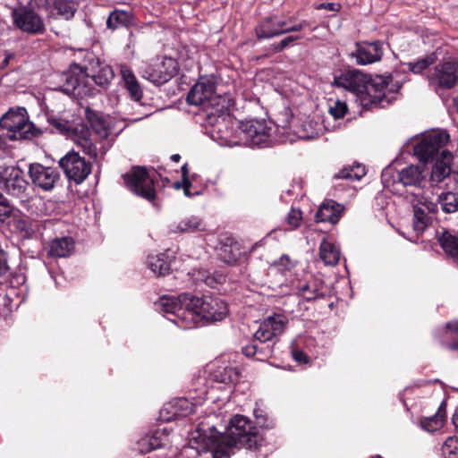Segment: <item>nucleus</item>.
Wrapping results in <instances>:
<instances>
[{"mask_svg": "<svg viewBox=\"0 0 458 458\" xmlns=\"http://www.w3.org/2000/svg\"><path fill=\"white\" fill-rule=\"evenodd\" d=\"M162 311L170 321L182 329L195 327L199 322H217L228 314L227 304L219 297H202L182 293L179 296H164L159 302Z\"/></svg>", "mask_w": 458, "mask_h": 458, "instance_id": "1", "label": "nucleus"}, {"mask_svg": "<svg viewBox=\"0 0 458 458\" xmlns=\"http://www.w3.org/2000/svg\"><path fill=\"white\" fill-rule=\"evenodd\" d=\"M194 438L203 450L211 452L212 458H229L233 446L252 449L262 440L258 427L240 414L230 420L226 434L217 431L214 426L199 424Z\"/></svg>", "mask_w": 458, "mask_h": 458, "instance_id": "2", "label": "nucleus"}, {"mask_svg": "<svg viewBox=\"0 0 458 458\" xmlns=\"http://www.w3.org/2000/svg\"><path fill=\"white\" fill-rule=\"evenodd\" d=\"M392 78L377 75L369 78L358 70L347 71L335 77L334 85L345 89L356 97V100L366 109L385 107L396 98L400 84H391Z\"/></svg>", "mask_w": 458, "mask_h": 458, "instance_id": "3", "label": "nucleus"}, {"mask_svg": "<svg viewBox=\"0 0 458 458\" xmlns=\"http://www.w3.org/2000/svg\"><path fill=\"white\" fill-rule=\"evenodd\" d=\"M0 188L8 195L17 199L22 208L37 216L50 215L49 208L55 202L34 197L28 181L18 166H6L0 171Z\"/></svg>", "mask_w": 458, "mask_h": 458, "instance_id": "4", "label": "nucleus"}, {"mask_svg": "<svg viewBox=\"0 0 458 458\" xmlns=\"http://www.w3.org/2000/svg\"><path fill=\"white\" fill-rule=\"evenodd\" d=\"M98 71L89 75L86 70L78 65L73 64L69 71L64 73V83L63 90L66 94H71L80 98L91 95L94 91V84L102 88H106L114 78V72L107 64H102L97 62Z\"/></svg>", "mask_w": 458, "mask_h": 458, "instance_id": "5", "label": "nucleus"}, {"mask_svg": "<svg viewBox=\"0 0 458 458\" xmlns=\"http://www.w3.org/2000/svg\"><path fill=\"white\" fill-rule=\"evenodd\" d=\"M228 102L208 111L205 117L207 133L221 146L233 147L240 144L239 133L234 131L236 123L228 112Z\"/></svg>", "mask_w": 458, "mask_h": 458, "instance_id": "6", "label": "nucleus"}, {"mask_svg": "<svg viewBox=\"0 0 458 458\" xmlns=\"http://www.w3.org/2000/svg\"><path fill=\"white\" fill-rule=\"evenodd\" d=\"M216 85L211 79L200 78L191 88L187 96L189 105L199 106L203 116L208 114V111L216 110V106L228 102L227 98L215 93Z\"/></svg>", "mask_w": 458, "mask_h": 458, "instance_id": "7", "label": "nucleus"}, {"mask_svg": "<svg viewBox=\"0 0 458 458\" xmlns=\"http://www.w3.org/2000/svg\"><path fill=\"white\" fill-rule=\"evenodd\" d=\"M1 128L8 134L10 140H29L35 136V127L29 121L27 111L23 107L10 109L0 119Z\"/></svg>", "mask_w": 458, "mask_h": 458, "instance_id": "8", "label": "nucleus"}, {"mask_svg": "<svg viewBox=\"0 0 458 458\" xmlns=\"http://www.w3.org/2000/svg\"><path fill=\"white\" fill-rule=\"evenodd\" d=\"M12 18L13 25L26 34L41 35L46 31L44 19L30 3L27 4L19 3L12 7Z\"/></svg>", "mask_w": 458, "mask_h": 458, "instance_id": "9", "label": "nucleus"}, {"mask_svg": "<svg viewBox=\"0 0 458 458\" xmlns=\"http://www.w3.org/2000/svg\"><path fill=\"white\" fill-rule=\"evenodd\" d=\"M450 140V135L442 130L433 131L424 134L414 147V155L423 163L437 158Z\"/></svg>", "mask_w": 458, "mask_h": 458, "instance_id": "10", "label": "nucleus"}, {"mask_svg": "<svg viewBox=\"0 0 458 458\" xmlns=\"http://www.w3.org/2000/svg\"><path fill=\"white\" fill-rule=\"evenodd\" d=\"M178 70L177 62L171 57L157 58L150 63H142L140 67L141 77L155 85L170 81Z\"/></svg>", "mask_w": 458, "mask_h": 458, "instance_id": "11", "label": "nucleus"}, {"mask_svg": "<svg viewBox=\"0 0 458 458\" xmlns=\"http://www.w3.org/2000/svg\"><path fill=\"white\" fill-rule=\"evenodd\" d=\"M239 140L250 147L263 148L272 142L271 128L265 121L250 120L239 127Z\"/></svg>", "mask_w": 458, "mask_h": 458, "instance_id": "12", "label": "nucleus"}, {"mask_svg": "<svg viewBox=\"0 0 458 458\" xmlns=\"http://www.w3.org/2000/svg\"><path fill=\"white\" fill-rule=\"evenodd\" d=\"M124 183L134 194L152 201L156 197L154 180L144 167H134L123 175Z\"/></svg>", "mask_w": 458, "mask_h": 458, "instance_id": "13", "label": "nucleus"}, {"mask_svg": "<svg viewBox=\"0 0 458 458\" xmlns=\"http://www.w3.org/2000/svg\"><path fill=\"white\" fill-rule=\"evenodd\" d=\"M428 81L436 91L454 88L458 82V59L437 64L428 72Z\"/></svg>", "mask_w": 458, "mask_h": 458, "instance_id": "14", "label": "nucleus"}, {"mask_svg": "<svg viewBox=\"0 0 458 458\" xmlns=\"http://www.w3.org/2000/svg\"><path fill=\"white\" fill-rule=\"evenodd\" d=\"M59 165L70 181L76 184L83 182L91 173V164L72 150L59 160Z\"/></svg>", "mask_w": 458, "mask_h": 458, "instance_id": "15", "label": "nucleus"}, {"mask_svg": "<svg viewBox=\"0 0 458 458\" xmlns=\"http://www.w3.org/2000/svg\"><path fill=\"white\" fill-rule=\"evenodd\" d=\"M292 19H283L277 16H270L259 24L255 30L258 38H271L292 31H300L305 22L291 25Z\"/></svg>", "mask_w": 458, "mask_h": 458, "instance_id": "16", "label": "nucleus"}, {"mask_svg": "<svg viewBox=\"0 0 458 458\" xmlns=\"http://www.w3.org/2000/svg\"><path fill=\"white\" fill-rule=\"evenodd\" d=\"M411 201L413 206L412 227L417 234H420L426 230L430 222L428 214L437 211V205L428 198L420 196V192L414 194V199Z\"/></svg>", "mask_w": 458, "mask_h": 458, "instance_id": "17", "label": "nucleus"}, {"mask_svg": "<svg viewBox=\"0 0 458 458\" xmlns=\"http://www.w3.org/2000/svg\"><path fill=\"white\" fill-rule=\"evenodd\" d=\"M287 323L288 319L283 314L269 316L260 322L254 339L259 343L271 342L284 333Z\"/></svg>", "mask_w": 458, "mask_h": 458, "instance_id": "18", "label": "nucleus"}, {"mask_svg": "<svg viewBox=\"0 0 458 458\" xmlns=\"http://www.w3.org/2000/svg\"><path fill=\"white\" fill-rule=\"evenodd\" d=\"M29 176L35 186L45 191H52L60 179L56 168L44 166L38 163L30 165Z\"/></svg>", "mask_w": 458, "mask_h": 458, "instance_id": "19", "label": "nucleus"}, {"mask_svg": "<svg viewBox=\"0 0 458 458\" xmlns=\"http://www.w3.org/2000/svg\"><path fill=\"white\" fill-rule=\"evenodd\" d=\"M383 49L379 41L356 43V51L352 53L356 63L360 65H366L381 59Z\"/></svg>", "mask_w": 458, "mask_h": 458, "instance_id": "20", "label": "nucleus"}, {"mask_svg": "<svg viewBox=\"0 0 458 458\" xmlns=\"http://www.w3.org/2000/svg\"><path fill=\"white\" fill-rule=\"evenodd\" d=\"M170 445L169 433L165 428L157 429L137 442V450L141 454L149 453Z\"/></svg>", "mask_w": 458, "mask_h": 458, "instance_id": "21", "label": "nucleus"}, {"mask_svg": "<svg viewBox=\"0 0 458 458\" xmlns=\"http://www.w3.org/2000/svg\"><path fill=\"white\" fill-rule=\"evenodd\" d=\"M452 160L453 155L450 151H441V155L436 158V163L431 171L430 181L433 183H439L450 175Z\"/></svg>", "mask_w": 458, "mask_h": 458, "instance_id": "22", "label": "nucleus"}, {"mask_svg": "<svg viewBox=\"0 0 458 458\" xmlns=\"http://www.w3.org/2000/svg\"><path fill=\"white\" fill-rule=\"evenodd\" d=\"M344 211V207L334 200L324 201L316 213L315 219L317 222H328L330 224H336L341 214Z\"/></svg>", "mask_w": 458, "mask_h": 458, "instance_id": "23", "label": "nucleus"}, {"mask_svg": "<svg viewBox=\"0 0 458 458\" xmlns=\"http://www.w3.org/2000/svg\"><path fill=\"white\" fill-rule=\"evenodd\" d=\"M169 230L174 233H197L205 230V223L198 216H188L170 225Z\"/></svg>", "mask_w": 458, "mask_h": 458, "instance_id": "24", "label": "nucleus"}, {"mask_svg": "<svg viewBox=\"0 0 458 458\" xmlns=\"http://www.w3.org/2000/svg\"><path fill=\"white\" fill-rule=\"evenodd\" d=\"M426 177L423 165H411L398 173V181L404 186H420Z\"/></svg>", "mask_w": 458, "mask_h": 458, "instance_id": "25", "label": "nucleus"}, {"mask_svg": "<svg viewBox=\"0 0 458 458\" xmlns=\"http://www.w3.org/2000/svg\"><path fill=\"white\" fill-rule=\"evenodd\" d=\"M120 74L131 98L134 101H140L142 98L143 92L133 72L126 65H121Z\"/></svg>", "mask_w": 458, "mask_h": 458, "instance_id": "26", "label": "nucleus"}, {"mask_svg": "<svg viewBox=\"0 0 458 458\" xmlns=\"http://www.w3.org/2000/svg\"><path fill=\"white\" fill-rule=\"evenodd\" d=\"M322 285L321 280L314 279L312 282L300 281L297 284L293 285V289L297 294L302 296L307 301H311L324 296Z\"/></svg>", "mask_w": 458, "mask_h": 458, "instance_id": "27", "label": "nucleus"}, {"mask_svg": "<svg viewBox=\"0 0 458 458\" xmlns=\"http://www.w3.org/2000/svg\"><path fill=\"white\" fill-rule=\"evenodd\" d=\"M147 265L154 275L163 276L170 272L171 259L166 253L149 255Z\"/></svg>", "mask_w": 458, "mask_h": 458, "instance_id": "28", "label": "nucleus"}, {"mask_svg": "<svg viewBox=\"0 0 458 458\" xmlns=\"http://www.w3.org/2000/svg\"><path fill=\"white\" fill-rule=\"evenodd\" d=\"M446 404L445 403H442L436 414L430 417L423 418L420 420L421 428L428 432H435L437 430L441 429L445 422L446 417Z\"/></svg>", "mask_w": 458, "mask_h": 458, "instance_id": "29", "label": "nucleus"}, {"mask_svg": "<svg viewBox=\"0 0 458 458\" xmlns=\"http://www.w3.org/2000/svg\"><path fill=\"white\" fill-rule=\"evenodd\" d=\"M74 249V242L71 237H62L50 242L48 254L55 258L69 256Z\"/></svg>", "mask_w": 458, "mask_h": 458, "instance_id": "30", "label": "nucleus"}, {"mask_svg": "<svg viewBox=\"0 0 458 458\" xmlns=\"http://www.w3.org/2000/svg\"><path fill=\"white\" fill-rule=\"evenodd\" d=\"M73 141L80 147L83 152L91 157L98 156L97 146L90 139V134L88 129L81 128L80 131H76L73 133Z\"/></svg>", "mask_w": 458, "mask_h": 458, "instance_id": "31", "label": "nucleus"}, {"mask_svg": "<svg viewBox=\"0 0 458 458\" xmlns=\"http://www.w3.org/2000/svg\"><path fill=\"white\" fill-rule=\"evenodd\" d=\"M340 250L334 242L323 240L319 246V256L326 265L335 266L340 259Z\"/></svg>", "mask_w": 458, "mask_h": 458, "instance_id": "32", "label": "nucleus"}, {"mask_svg": "<svg viewBox=\"0 0 458 458\" xmlns=\"http://www.w3.org/2000/svg\"><path fill=\"white\" fill-rule=\"evenodd\" d=\"M437 240L446 254L458 262V238L447 231L437 233Z\"/></svg>", "mask_w": 458, "mask_h": 458, "instance_id": "33", "label": "nucleus"}, {"mask_svg": "<svg viewBox=\"0 0 458 458\" xmlns=\"http://www.w3.org/2000/svg\"><path fill=\"white\" fill-rule=\"evenodd\" d=\"M241 374L235 367H225L218 369L215 374L214 378L216 381L224 384H234L240 380Z\"/></svg>", "mask_w": 458, "mask_h": 458, "instance_id": "34", "label": "nucleus"}, {"mask_svg": "<svg viewBox=\"0 0 458 458\" xmlns=\"http://www.w3.org/2000/svg\"><path fill=\"white\" fill-rule=\"evenodd\" d=\"M366 174L365 166L357 164L352 166H344L336 174L335 179H346L350 181H359Z\"/></svg>", "mask_w": 458, "mask_h": 458, "instance_id": "35", "label": "nucleus"}, {"mask_svg": "<svg viewBox=\"0 0 458 458\" xmlns=\"http://www.w3.org/2000/svg\"><path fill=\"white\" fill-rule=\"evenodd\" d=\"M437 202L445 213L449 214L458 211V193L442 192L437 198Z\"/></svg>", "mask_w": 458, "mask_h": 458, "instance_id": "36", "label": "nucleus"}, {"mask_svg": "<svg viewBox=\"0 0 458 458\" xmlns=\"http://www.w3.org/2000/svg\"><path fill=\"white\" fill-rule=\"evenodd\" d=\"M88 118L93 131L99 136V138L106 139L109 136L110 127L102 117L96 114H89Z\"/></svg>", "mask_w": 458, "mask_h": 458, "instance_id": "37", "label": "nucleus"}, {"mask_svg": "<svg viewBox=\"0 0 458 458\" xmlns=\"http://www.w3.org/2000/svg\"><path fill=\"white\" fill-rule=\"evenodd\" d=\"M436 61V57L434 55H429L425 57H422L415 62H409L404 64L407 66L409 71L415 74H420L424 70H426L429 65L434 64Z\"/></svg>", "mask_w": 458, "mask_h": 458, "instance_id": "38", "label": "nucleus"}, {"mask_svg": "<svg viewBox=\"0 0 458 458\" xmlns=\"http://www.w3.org/2000/svg\"><path fill=\"white\" fill-rule=\"evenodd\" d=\"M53 12L61 17L69 20L73 17L76 11L75 2H53Z\"/></svg>", "mask_w": 458, "mask_h": 458, "instance_id": "39", "label": "nucleus"}, {"mask_svg": "<svg viewBox=\"0 0 458 458\" xmlns=\"http://www.w3.org/2000/svg\"><path fill=\"white\" fill-rule=\"evenodd\" d=\"M174 416H188L196 411V406L186 398L178 399L174 403Z\"/></svg>", "mask_w": 458, "mask_h": 458, "instance_id": "40", "label": "nucleus"}, {"mask_svg": "<svg viewBox=\"0 0 458 458\" xmlns=\"http://www.w3.org/2000/svg\"><path fill=\"white\" fill-rule=\"evenodd\" d=\"M302 212L299 208H292L288 212L285 222L289 226V230L299 228L302 223Z\"/></svg>", "mask_w": 458, "mask_h": 458, "instance_id": "41", "label": "nucleus"}, {"mask_svg": "<svg viewBox=\"0 0 458 458\" xmlns=\"http://www.w3.org/2000/svg\"><path fill=\"white\" fill-rule=\"evenodd\" d=\"M293 267L294 262L287 255H282L281 258L273 264V267L282 273L290 271Z\"/></svg>", "mask_w": 458, "mask_h": 458, "instance_id": "42", "label": "nucleus"}, {"mask_svg": "<svg viewBox=\"0 0 458 458\" xmlns=\"http://www.w3.org/2000/svg\"><path fill=\"white\" fill-rule=\"evenodd\" d=\"M347 111V106L344 102L335 101L333 106L329 107V113L335 119H340L344 116Z\"/></svg>", "mask_w": 458, "mask_h": 458, "instance_id": "43", "label": "nucleus"}, {"mask_svg": "<svg viewBox=\"0 0 458 458\" xmlns=\"http://www.w3.org/2000/svg\"><path fill=\"white\" fill-rule=\"evenodd\" d=\"M458 450V437H449L442 446V451L445 454H455Z\"/></svg>", "mask_w": 458, "mask_h": 458, "instance_id": "44", "label": "nucleus"}, {"mask_svg": "<svg viewBox=\"0 0 458 458\" xmlns=\"http://www.w3.org/2000/svg\"><path fill=\"white\" fill-rule=\"evenodd\" d=\"M10 137L8 134L0 127V157H4L10 152Z\"/></svg>", "mask_w": 458, "mask_h": 458, "instance_id": "45", "label": "nucleus"}, {"mask_svg": "<svg viewBox=\"0 0 458 458\" xmlns=\"http://www.w3.org/2000/svg\"><path fill=\"white\" fill-rule=\"evenodd\" d=\"M314 123L312 121H306L302 124L304 132L301 137L303 139H313L318 135L319 129L313 128Z\"/></svg>", "mask_w": 458, "mask_h": 458, "instance_id": "46", "label": "nucleus"}, {"mask_svg": "<svg viewBox=\"0 0 458 458\" xmlns=\"http://www.w3.org/2000/svg\"><path fill=\"white\" fill-rule=\"evenodd\" d=\"M293 360L300 364H306L309 361L308 356L301 350L295 347L294 343L291 345Z\"/></svg>", "mask_w": 458, "mask_h": 458, "instance_id": "47", "label": "nucleus"}, {"mask_svg": "<svg viewBox=\"0 0 458 458\" xmlns=\"http://www.w3.org/2000/svg\"><path fill=\"white\" fill-rule=\"evenodd\" d=\"M253 414L258 425L260 427H269V425L267 423V412L263 409L260 407H256L253 411Z\"/></svg>", "mask_w": 458, "mask_h": 458, "instance_id": "48", "label": "nucleus"}, {"mask_svg": "<svg viewBox=\"0 0 458 458\" xmlns=\"http://www.w3.org/2000/svg\"><path fill=\"white\" fill-rule=\"evenodd\" d=\"M300 38L299 36H288L284 38H283L278 44L274 46L276 52H280L285 47H287L290 44H292L293 41L298 40Z\"/></svg>", "mask_w": 458, "mask_h": 458, "instance_id": "49", "label": "nucleus"}, {"mask_svg": "<svg viewBox=\"0 0 458 458\" xmlns=\"http://www.w3.org/2000/svg\"><path fill=\"white\" fill-rule=\"evenodd\" d=\"M52 124L61 132L67 133L70 131V124L68 122L54 119Z\"/></svg>", "mask_w": 458, "mask_h": 458, "instance_id": "50", "label": "nucleus"}, {"mask_svg": "<svg viewBox=\"0 0 458 458\" xmlns=\"http://www.w3.org/2000/svg\"><path fill=\"white\" fill-rule=\"evenodd\" d=\"M341 5H340V3L339 2H323L321 4H319L316 8L318 10H320V9H326V10H329V11H338L340 9Z\"/></svg>", "mask_w": 458, "mask_h": 458, "instance_id": "51", "label": "nucleus"}, {"mask_svg": "<svg viewBox=\"0 0 458 458\" xmlns=\"http://www.w3.org/2000/svg\"><path fill=\"white\" fill-rule=\"evenodd\" d=\"M242 353L247 357H255L256 355L260 354V352L258 350V347L252 344L243 346Z\"/></svg>", "mask_w": 458, "mask_h": 458, "instance_id": "52", "label": "nucleus"}, {"mask_svg": "<svg viewBox=\"0 0 458 458\" xmlns=\"http://www.w3.org/2000/svg\"><path fill=\"white\" fill-rule=\"evenodd\" d=\"M11 212L12 208L7 204L6 199H4V202L0 204V219L3 220L4 217L9 216Z\"/></svg>", "mask_w": 458, "mask_h": 458, "instance_id": "53", "label": "nucleus"}, {"mask_svg": "<svg viewBox=\"0 0 458 458\" xmlns=\"http://www.w3.org/2000/svg\"><path fill=\"white\" fill-rule=\"evenodd\" d=\"M8 269L5 252L0 248V275L6 273Z\"/></svg>", "mask_w": 458, "mask_h": 458, "instance_id": "54", "label": "nucleus"}, {"mask_svg": "<svg viewBox=\"0 0 458 458\" xmlns=\"http://www.w3.org/2000/svg\"><path fill=\"white\" fill-rule=\"evenodd\" d=\"M391 174H392L391 167H386L383 170L381 178H382V182L385 185H387L390 182L389 178L391 176Z\"/></svg>", "mask_w": 458, "mask_h": 458, "instance_id": "55", "label": "nucleus"}, {"mask_svg": "<svg viewBox=\"0 0 458 458\" xmlns=\"http://www.w3.org/2000/svg\"><path fill=\"white\" fill-rule=\"evenodd\" d=\"M445 327L451 332L458 333V320L448 322Z\"/></svg>", "mask_w": 458, "mask_h": 458, "instance_id": "56", "label": "nucleus"}, {"mask_svg": "<svg viewBox=\"0 0 458 458\" xmlns=\"http://www.w3.org/2000/svg\"><path fill=\"white\" fill-rule=\"evenodd\" d=\"M191 186V181H183V192L185 196L191 197L192 194L190 191V187Z\"/></svg>", "mask_w": 458, "mask_h": 458, "instance_id": "57", "label": "nucleus"}, {"mask_svg": "<svg viewBox=\"0 0 458 458\" xmlns=\"http://www.w3.org/2000/svg\"><path fill=\"white\" fill-rule=\"evenodd\" d=\"M181 171L183 181H190L188 178L189 170L186 164L182 166Z\"/></svg>", "mask_w": 458, "mask_h": 458, "instance_id": "58", "label": "nucleus"}, {"mask_svg": "<svg viewBox=\"0 0 458 458\" xmlns=\"http://www.w3.org/2000/svg\"><path fill=\"white\" fill-rule=\"evenodd\" d=\"M113 19H118V15L115 13H111L109 18L107 19L106 24L108 28H114L115 26L113 25Z\"/></svg>", "mask_w": 458, "mask_h": 458, "instance_id": "59", "label": "nucleus"}, {"mask_svg": "<svg viewBox=\"0 0 458 458\" xmlns=\"http://www.w3.org/2000/svg\"><path fill=\"white\" fill-rule=\"evenodd\" d=\"M452 422L456 429H458V406L456 407L453 417H452Z\"/></svg>", "mask_w": 458, "mask_h": 458, "instance_id": "60", "label": "nucleus"}, {"mask_svg": "<svg viewBox=\"0 0 458 458\" xmlns=\"http://www.w3.org/2000/svg\"><path fill=\"white\" fill-rule=\"evenodd\" d=\"M446 347L449 349V350H452V351H457L458 350V342H454V343H452V344H448L446 345Z\"/></svg>", "mask_w": 458, "mask_h": 458, "instance_id": "61", "label": "nucleus"}, {"mask_svg": "<svg viewBox=\"0 0 458 458\" xmlns=\"http://www.w3.org/2000/svg\"><path fill=\"white\" fill-rule=\"evenodd\" d=\"M174 186L175 189H181V188L183 189V179L182 180V182H174Z\"/></svg>", "mask_w": 458, "mask_h": 458, "instance_id": "62", "label": "nucleus"}, {"mask_svg": "<svg viewBox=\"0 0 458 458\" xmlns=\"http://www.w3.org/2000/svg\"><path fill=\"white\" fill-rule=\"evenodd\" d=\"M453 176H454V179L456 182V183H458V166H457V169L454 171Z\"/></svg>", "mask_w": 458, "mask_h": 458, "instance_id": "63", "label": "nucleus"}, {"mask_svg": "<svg viewBox=\"0 0 458 458\" xmlns=\"http://www.w3.org/2000/svg\"><path fill=\"white\" fill-rule=\"evenodd\" d=\"M181 157L178 154H174L171 157V159L174 162H178L180 160Z\"/></svg>", "mask_w": 458, "mask_h": 458, "instance_id": "64", "label": "nucleus"}]
</instances>
